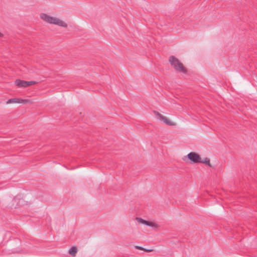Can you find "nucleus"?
I'll return each mask as SVG.
<instances>
[{
	"mask_svg": "<svg viewBox=\"0 0 257 257\" xmlns=\"http://www.w3.org/2000/svg\"><path fill=\"white\" fill-rule=\"evenodd\" d=\"M41 18L42 19L50 24L57 25L64 28L67 27V24L62 20L56 17L50 16L46 14H42L41 15Z\"/></svg>",
	"mask_w": 257,
	"mask_h": 257,
	"instance_id": "f257e3e1",
	"label": "nucleus"
},
{
	"mask_svg": "<svg viewBox=\"0 0 257 257\" xmlns=\"http://www.w3.org/2000/svg\"><path fill=\"white\" fill-rule=\"evenodd\" d=\"M169 61L177 71L183 73L186 72V70L183 64L174 56H170Z\"/></svg>",
	"mask_w": 257,
	"mask_h": 257,
	"instance_id": "f03ea898",
	"label": "nucleus"
},
{
	"mask_svg": "<svg viewBox=\"0 0 257 257\" xmlns=\"http://www.w3.org/2000/svg\"><path fill=\"white\" fill-rule=\"evenodd\" d=\"M187 158L192 163H196L201 162V157L195 152H190L187 155Z\"/></svg>",
	"mask_w": 257,
	"mask_h": 257,
	"instance_id": "7ed1b4c3",
	"label": "nucleus"
},
{
	"mask_svg": "<svg viewBox=\"0 0 257 257\" xmlns=\"http://www.w3.org/2000/svg\"><path fill=\"white\" fill-rule=\"evenodd\" d=\"M36 83V81H26L24 80H21L20 79H17L15 81V84L17 86L19 87H26L28 86L31 85L32 84H34Z\"/></svg>",
	"mask_w": 257,
	"mask_h": 257,
	"instance_id": "20e7f679",
	"label": "nucleus"
},
{
	"mask_svg": "<svg viewBox=\"0 0 257 257\" xmlns=\"http://www.w3.org/2000/svg\"><path fill=\"white\" fill-rule=\"evenodd\" d=\"M154 113L156 115L157 118L159 119L160 121H163L166 124L169 125H174V122H172L170 120L168 119L166 117L162 115L159 112L155 111Z\"/></svg>",
	"mask_w": 257,
	"mask_h": 257,
	"instance_id": "39448f33",
	"label": "nucleus"
},
{
	"mask_svg": "<svg viewBox=\"0 0 257 257\" xmlns=\"http://www.w3.org/2000/svg\"><path fill=\"white\" fill-rule=\"evenodd\" d=\"M23 200L20 199L17 196L15 197L12 201V204L10 205V207L12 209L18 208L21 204H22Z\"/></svg>",
	"mask_w": 257,
	"mask_h": 257,
	"instance_id": "423d86ee",
	"label": "nucleus"
},
{
	"mask_svg": "<svg viewBox=\"0 0 257 257\" xmlns=\"http://www.w3.org/2000/svg\"><path fill=\"white\" fill-rule=\"evenodd\" d=\"M136 220L139 224H145L148 226L153 227L154 226V223L152 222L146 221L142 218H136Z\"/></svg>",
	"mask_w": 257,
	"mask_h": 257,
	"instance_id": "0eeeda50",
	"label": "nucleus"
},
{
	"mask_svg": "<svg viewBox=\"0 0 257 257\" xmlns=\"http://www.w3.org/2000/svg\"><path fill=\"white\" fill-rule=\"evenodd\" d=\"M24 101L23 100L19 99L17 98H11L7 100V103H22Z\"/></svg>",
	"mask_w": 257,
	"mask_h": 257,
	"instance_id": "6e6552de",
	"label": "nucleus"
},
{
	"mask_svg": "<svg viewBox=\"0 0 257 257\" xmlns=\"http://www.w3.org/2000/svg\"><path fill=\"white\" fill-rule=\"evenodd\" d=\"M77 249L75 246L71 247L69 250V253L72 256H75Z\"/></svg>",
	"mask_w": 257,
	"mask_h": 257,
	"instance_id": "1a4fd4ad",
	"label": "nucleus"
},
{
	"mask_svg": "<svg viewBox=\"0 0 257 257\" xmlns=\"http://www.w3.org/2000/svg\"><path fill=\"white\" fill-rule=\"evenodd\" d=\"M200 163H205V164H207L208 166H209V167H211V165L210 164V160L207 158H206L203 161H202L201 160V162H200Z\"/></svg>",
	"mask_w": 257,
	"mask_h": 257,
	"instance_id": "9d476101",
	"label": "nucleus"
},
{
	"mask_svg": "<svg viewBox=\"0 0 257 257\" xmlns=\"http://www.w3.org/2000/svg\"><path fill=\"white\" fill-rule=\"evenodd\" d=\"M135 248H137V249H140V250H144V248H145L144 247H143L142 246H138V245L135 246Z\"/></svg>",
	"mask_w": 257,
	"mask_h": 257,
	"instance_id": "9b49d317",
	"label": "nucleus"
},
{
	"mask_svg": "<svg viewBox=\"0 0 257 257\" xmlns=\"http://www.w3.org/2000/svg\"><path fill=\"white\" fill-rule=\"evenodd\" d=\"M144 250H145L146 252H151L153 251V249H147L145 248Z\"/></svg>",
	"mask_w": 257,
	"mask_h": 257,
	"instance_id": "f8f14e48",
	"label": "nucleus"
},
{
	"mask_svg": "<svg viewBox=\"0 0 257 257\" xmlns=\"http://www.w3.org/2000/svg\"><path fill=\"white\" fill-rule=\"evenodd\" d=\"M13 252H19V251H17H17H16V250H13Z\"/></svg>",
	"mask_w": 257,
	"mask_h": 257,
	"instance_id": "ddd939ff",
	"label": "nucleus"
}]
</instances>
